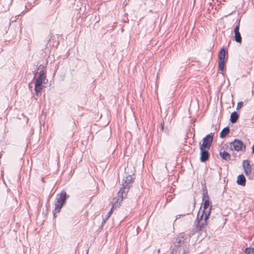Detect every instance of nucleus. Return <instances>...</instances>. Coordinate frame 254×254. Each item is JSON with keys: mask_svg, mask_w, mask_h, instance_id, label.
<instances>
[{"mask_svg": "<svg viewBox=\"0 0 254 254\" xmlns=\"http://www.w3.org/2000/svg\"><path fill=\"white\" fill-rule=\"evenodd\" d=\"M230 149L237 152L242 151L245 152L246 146L245 144L241 140L235 139L233 141L230 143Z\"/></svg>", "mask_w": 254, "mask_h": 254, "instance_id": "obj_4", "label": "nucleus"}, {"mask_svg": "<svg viewBox=\"0 0 254 254\" xmlns=\"http://www.w3.org/2000/svg\"><path fill=\"white\" fill-rule=\"evenodd\" d=\"M46 78H43L41 77H37L36 79L35 83V92L37 96H39L41 94V90L43 89V84H45V80Z\"/></svg>", "mask_w": 254, "mask_h": 254, "instance_id": "obj_9", "label": "nucleus"}, {"mask_svg": "<svg viewBox=\"0 0 254 254\" xmlns=\"http://www.w3.org/2000/svg\"><path fill=\"white\" fill-rule=\"evenodd\" d=\"M210 215L208 212L206 214L202 213L201 215L199 216V212L197 214V218L194 222V226L195 227V230L197 232L202 231L205 230L206 226L208 224V219Z\"/></svg>", "mask_w": 254, "mask_h": 254, "instance_id": "obj_3", "label": "nucleus"}, {"mask_svg": "<svg viewBox=\"0 0 254 254\" xmlns=\"http://www.w3.org/2000/svg\"><path fill=\"white\" fill-rule=\"evenodd\" d=\"M183 254H188V252L186 250H184V252L183 253Z\"/></svg>", "mask_w": 254, "mask_h": 254, "instance_id": "obj_25", "label": "nucleus"}, {"mask_svg": "<svg viewBox=\"0 0 254 254\" xmlns=\"http://www.w3.org/2000/svg\"><path fill=\"white\" fill-rule=\"evenodd\" d=\"M185 215L186 214H179V215H177L176 216V219L177 220V219L180 218L181 216H185Z\"/></svg>", "mask_w": 254, "mask_h": 254, "instance_id": "obj_22", "label": "nucleus"}, {"mask_svg": "<svg viewBox=\"0 0 254 254\" xmlns=\"http://www.w3.org/2000/svg\"><path fill=\"white\" fill-rule=\"evenodd\" d=\"M29 88H32V87H31V86H30V85H29Z\"/></svg>", "mask_w": 254, "mask_h": 254, "instance_id": "obj_26", "label": "nucleus"}, {"mask_svg": "<svg viewBox=\"0 0 254 254\" xmlns=\"http://www.w3.org/2000/svg\"><path fill=\"white\" fill-rule=\"evenodd\" d=\"M200 160L201 162H206L209 157L208 151L209 149H206L204 147H200Z\"/></svg>", "mask_w": 254, "mask_h": 254, "instance_id": "obj_11", "label": "nucleus"}, {"mask_svg": "<svg viewBox=\"0 0 254 254\" xmlns=\"http://www.w3.org/2000/svg\"><path fill=\"white\" fill-rule=\"evenodd\" d=\"M226 53V51L224 48H221L218 53V68L221 71L224 69Z\"/></svg>", "mask_w": 254, "mask_h": 254, "instance_id": "obj_7", "label": "nucleus"}, {"mask_svg": "<svg viewBox=\"0 0 254 254\" xmlns=\"http://www.w3.org/2000/svg\"><path fill=\"white\" fill-rule=\"evenodd\" d=\"M69 195L64 190H62L60 193L57 194L56 202L55 205V209L53 211V215L56 217V213H59L62 207L65 204L66 199Z\"/></svg>", "mask_w": 254, "mask_h": 254, "instance_id": "obj_2", "label": "nucleus"}, {"mask_svg": "<svg viewBox=\"0 0 254 254\" xmlns=\"http://www.w3.org/2000/svg\"><path fill=\"white\" fill-rule=\"evenodd\" d=\"M203 203V210L202 213L206 214L209 212V215H210L211 211L212 209V202L210 200L206 199L202 201Z\"/></svg>", "mask_w": 254, "mask_h": 254, "instance_id": "obj_10", "label": "nucleus"}, {"mask_svg": "<svg viewBox=\"0 0 254 254\" xmlns=\"http://www.w3.org/2000/svg\"><path fill=\"white\" fill-rule=\"evenodd\" d=\"M239 29L240 23H238V24L235 26L234 29V36L233 38V40H235L237 43H241L242 41V38L239 32Z\"/></svg>", "mask_w": 254, "mask_h": 254, "instance_id": "obj_12", "label": "nucleus"}, {"mask_svg": "<svg viewBox=\"0 0 254 254\" xmlns=\"http://www.w3.org/2000/svg\"><path fill=\"white\" fill-rule=\"evenodd\" d=\"M164 122H163L161 123V127L162 130H163L164 129Z\"/></svg>", "mask_w": 254, "mask_h": 254, "instance_id": "obj_23", "label": "nucleus"}, {"mask_svg": "<svg viewBox=\"0 0 254 254\" xmlns=\"http://www.w3.org/2000/svg\"><path fill=\"white\" fill-rule=\"evenodd\" d=\"M246 180L243 174L238 175L237 177V183L239 185L245 186L246 185Z\"/></svg>", "mask_w": 254, "mask_h": 254, "instance_id": "obj_14", "label": "nucleus"}, {"mask_svg": "<svg viewBox=\"0 0 254 254\" xmlns=\"http://www.w3.org/2000/svg\"><path fill=\"white\" fill-rule=\"evenodd\" d=\"M213 133H210L206 135L203 137L202 139V143L200 145V147H204L206 149H210L213 142Z\"/></svg>", "mask_w": 254, "mask_h": 254, "instance_id": "obj_8", "label": "nucleus"}, {"mask_svg": "<svg viewBox=\"0 0 254 254\" xmlns=\"http://www.w3.org/2000/svg\"><path fill=\"white\" fill-rule=\"evenodd\" d=\"M243 166L246 175L250 179H253L254 174V167L253 168L251 166L249 161L248 160H244L243 162Z\"/></svg>", "mask_w": 254, "mask_h": 254, "instance_id": "obj_5", "label": "nucleus"}, {"mask_svg": "<svg viewBox=\"0 0 254 254\" xmlns=\"http://www.w3.org/2000/svg\"><path fill=\"white\" fill-rule=\"evenodd\" d=\"M120 205H119L118 207H119ZM117 206H115V207H117ZM115 207V206L113 207V205L112 206V208L111 209V210L108 212L106 216L105 217V218H104V221H105L106 220L108 219V218L110 217V216H111V215L112 214V212H113V208Z\"/></svg>", "mask_w": 254, "mask_h": 254, "instance_id": "obj_19", "label": "nucleus"}, {"mask_svg": "<svg viewBox=\"0 0 254 254\" xmlns=\"http://www.w3.org/2000/svg\"><path fill=\"white\" fill-rule=\"evenodd\" d=\"M245 254H254V249L252 248H247L245 250Z\"/></svg>", "mask_w": 254, "mask_h": 254, "instance_id": "obj_18", "label": "nucleus"}, {"mask_svg": "<svg viewBox=\"0 0 254 254\" xmlns=\"http://www.w3.org/2000/svg\"><path fill=\"white\" fill-rule=\"evenodd\" d=\"M202 201H204V200L208 199L210 200L209 196L208 194L207 190L205 187L203 189V193H202Z\"/></svg>", "mask_w": 254, "mask_h": 254, "instance_id": "obj_17", "label": "nucleus"}, {"mask_svg": "<svg viewBox=\"0 0 254 254\" xmlns=\"http://www.w3.org/2000/svg\"><path fill=\"white\" fill-rule=\"evenodd\" d=\"M243 105V102L242 101L239 102L237 104L236 109L237 110H240L242 107Z\"/></svg>", "mask_w": 254, "mask_h": 254, "instance_id": "obj_21", "label": "nucleus"}, {"mask_svg": "<svg viewBox=\"0 0 254 254\" xmlns=\"http://www.w3.org/2000/svg\"><path fill=\"white\" fill-rule=\"evenodd\" d=\"M252 153L254 154V144L252 146Z\"/></svg>", "mask_w": 254, "mask_h": 254, "instance_id": "obj_24", "label": "nucleus"}, {"mask_svg": "<svg viewBox=\"0 0 254 254\" xmlns=\"http://www.w3.org/2000/svg\"><path fill=\"white\" fill-rule=\"evenodd\" d=\"M187 240V235L184 233L179 234L174 242L175 247H181L186 244Z\"/></svg>", "mask_w": 254, "mask_h": 254, "instance_id": "obj_6", "label": "nucleus"}, {"mask_svg": "<svg viewBox=\"0 0 254 254\" xmlns=\"http://www.w3.org/2000/svg\"><path fill=\"white\" fill-rule=\"evenodd\" d=\"M134 179L131 175H128L122 181V188L118 193V197L113 199V207L120 205V203L127 195L129 189L132 187Z\"/></svg>", "mask_w": 254, "mask_h": 254, "instance_id": "obj_1", "label": "nucleus"}, {"mask_svg": "<svg viewBox=\"0 0 254 254\" xmlns=\"http://www.w3.org/2000/svg\"><path fill=\"white\" fill-rule=\"evenodd\" d=\"M38 77H41L43 78H46V73L44 70H41L39 72V74L38 76Z\"/></svg>", "mask_w": 254, "mask_h": 254, "instance_id": "obj_20", "label": "nucleus"}, {"mask_svg": "<svg viewBox=\"0 0 254 254\" xmlns=\"http://www.w3.org/2000/svg\"><path fill=\"white\" fill-rule=\"evenodd\" d=\"M230 132V128L228 127H224L220 133V137L221 138H225Z\"/></svg>", "mask_w": 254, "mask_h": 254, "instance_id": "obj_16", "label": "nucleus"}, {"mask_svg": "<svg viewBox=\"0 0 254 254\" xmlns=\"http://www.w3.org/2000/svg\"><path fill=\"white\" fill-rule=\"evenodd\" d=\"M239 116L236 112H233L230 115V121L232 124H235L238 120Z\"/></svg>", "mask_w": 254, "mask_h": 254, "instance_id": "obj_15", "label": "nucleus"}, {"mask_svg": "<svg viewBox=\"0 0 254 254\" xmlns=\"http://www.w3.org/2000/svg\"><path fill=\"white\" fill-rule=\"evenodd\" d=\"M219 155L222 158V159L223 160H225L227 161L231 160V155L225 150L222 151V149H221L219 151Z\"/></svg>", "mask_w": 254, "mask_h": 254, "instance_id": "obj_13", "label": "nucleus"}]
</instances>
